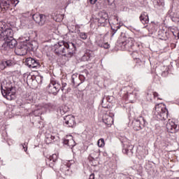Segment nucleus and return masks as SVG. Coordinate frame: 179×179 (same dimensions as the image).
<instances>
[{"label": "nucleus", "instance_id": "aec40b11", "mask_svg": "<svg viewBox=\"0 0 179 179\" xmlns=\"http://www.w3.org/2000/svg\"><path fill=\"white\" fill-rule=\"evenodd\" d=\"M71 164H64L61 167L62 171L65 176H72V170H71Z\"/></svg>", "mask_w": 179, "mask_h": 179}, {"label": "nucleus", "instance_id": "a211bd4d", "mask_svg": "<svg viewBox=\"0 0 179 179\" xmlns=\"http://www.w3.org/2000/svg\"><path fill=\"white\" fill-rule=\"evenodd\" d=\"M153 5L158 12H163L164 10V0H154Z\"/></svg>", "mask_w": 179, "mask_h": 179}, {"label": "nucleus", "instance_id": "13d9d810", "mask_svg": "<svg viewBox=\"0 0 179 179\" xmlns=\"http://www.w3.org/2000/svg\"><path fill=\"white\" fill-rule=\"evenodd\" d=\"M178 38H179V31H178Z\"/></svg>", "mask_w": 179, "mask_h": 179}, {"label": "nucleus", "instance_id": "4d7b16f0", "mask_svg": "<svg viewBox=\"0 0 179 179\" xmlns=\"http://www.w3.org/2000/svg\"><path fill=\"white\" fill-rule=\"evenodd\" d=\"M1 27H3V29H5V25L1 26Z\"/></svg>", "mask_w": 179, "mask_h": 179}, {"label": "nucleus", "instance_id": "5fc2aeb1", "mask_svg": "<svg viewBox=\"0 0 179 179\" xmlns=\"http://www.w3.org/2000/svg\"><path fill=\"white\" fill-rule=\"evenodd\" d=\"M161 52H164V50H162V49L160 50Z\"/></svg>", "mask_w": 179, "mask_h": 179}, {"label": "nucleus", "instance_id": "7c9ffc66", "mask_svg": "<svg viewBox=\"0 0 179 179\" xmlns=\"http://www.w3.org/2000/svg\"><path fill=\"white\" fill-rule=\"evenodd\" d=\"M106 101H108V103H113V101H114L115 98L113 96H107L106 97Z\"/></svg>", "mask_w": 179, "mask_h": 179}, {"label": "nucleus", "instance_id": "4468645a", "mask_svg": "<svg viewBox=\"0 0 179 179\" xmlns=\"http://www.w3.org/2000/svg\"><path fill=\"white\" fill-rule=\"evenodd\" d=\"M25 65L29 68H37V66H40V63L32 57H28L25 60Z\"/></svg>", "mask_w": 179, "mask_h": 179}, {"label": "nucleus", "instance_id": "bb28decb", "mask_svg": "<svg viewBox=\"0 0 179 179\" xmlns=\"http://www.w3.org/2000/svg\"><path fill=\"white\" fill-rule=\"evenodd\" d=\"M78 34H79L80 37L83 39V40H86V38H87V34L85 33V32H80V30H78L77 31Z\"/></svg>", "mask_w": 179, "mask_h": 179}, {"label": "nucleus", "instance_id": "9b49d317", "mask_svg": "<svg viewBox=\"0 0 179 179\" xmlns=\"http://www.w3.org/2000/svg\"><path fill=\"white\" fill-rule=\"evenodd\" d=\"M166 129L170 134H176V132H178V124L173 120H169V122L166 124Z\"/></svg>", "mask_w": 179, "mask_h": 179}, {"label": "nucleus", "instance_id": "338daca9", "mask_svg": "<svg viewBox=\"0 0 179 179\" xmlns=\"http://www.w3.org/2000/svg\"><path fill=\"white\" fill-rule=\"evenodd\" d=\"M54 45H57V44H55Z\"/></svg>", "mask_w": 179, "mask_h": 179}, {"label": "nucleus", "instance_id": "8fccbe9b", "mask_svg": "<svg viewBox=\"0 0 179 179\" xmlns=\"http://www.w3.org/2000/svg\"><path fill=\"white\" fill-rule=\"evenodd\" d=\"M113 19H114V20H116V21L118 22V16L114 15V16H113Z\"/></svg>", "mask_w": 179, "mask_h": 179}, {"label": "nucleus", "instance_id": "f3484780", "mask_svg": "<svg viewBox=\"0 0 179 179\" xmlns=\"http://www.w3.org/2000/svg\"><path fill=\"white\" fill-rule=\"evenodd\" d=\"M57 160H58V155H57V154H53L46 159V165L51 169H54V166Z\"/></svg>", "mask_w": 179, "mask_h": 179}, {"label": "nucleus", "instance_id": "9d476101", "mask_svg": "<svg viewBox=\"0 0 179 179\" xmlns=\"http://www.w3.org/2000/svg\"><path fill=\"white\" fill-rule=\"evenodd\" d=\"M64 57H67V58H71L75 54L76 51V45H64Z\"/></svg>", "mask_w": 179, "mask_h": 179}, {"label": "nucleus", "instance_id": "09e8293b", "mask_svg": "<svg viewBox=\"0 0 179 179\" xmlns=\"http://www.w3.org/2000/svg\"><path fill=\"white\" fill-rule=\"evenodd\" d=\"M89 179H94V173H92V174L90 176Z\"/></svg>", "mask_w": 179, "mask_h": 179}, {"label": "nucleus", "instance_id": "c85d7f7f", "mask_svg": "<svg viewBox=\"0 0 179 179\" xmlns=\"http://www.w3.org/2000/svg\"><path fill=\"white\" fill-rule=\"evenodd\" d=\"M98 146L99 148H103L105 145V143H104V138H100L99 141H98Z\"/></svg>", "mask_w": 179, "mask_h": 179}, {"label": "nucleus", "instance_id": "39448f33", "mask_svg": "<svg viewBox=\"0 0 179 179\" xmlns=\"http://www.w3.org/2000/svg\"><path fill=\"white\" fill-rule=\"evenodd\" d=\"M131 125L134 131H141L148 125V122L145 120V117L140 116L132 121Z\"/></svg>", "mask_w": 179, "mask_h": 179}, {"label": "nucleus", "instance_id": "f8f14e48", "mask_svg": "<svg viewBox=\"0 0 179 179\" xmlns=\"http://www.w3.org/2000/svg\"><path fill=\"white\" fill-rule=\"evenodd\" d=\"M50 48L56 55H65V45H52Z\"/></svg>", "mask_w": 179, "mask_h": 179}, {"label": "nucleus", "instance_id": "79ce46f5", "mask_svg": "<svg viewBox=\"0 0 179 179\" xmlns=\"http://www.w3.org/2000/svg\"><path fill=\"white\" fill-rule=\"evenodd\" d=\"M152 97H159V93L152 92Z\"/></svg>", "mask_w": 179, "mask_h": 179}, {"label": "nucleus", "instance_id": "864d4df0", "mask_svg": "<svg viewBox=\"0 0 179 179\" xmlns=\"http://www.w3.org/2000/svg\"><path fill=\"white\" fill-rule=\"evenodd\" d=\"M164 73H168V72L166 71H164L163 73H162V75H164Z\"/></svg>", "mask_w": 179, "mask_h": 179}, {"label": "nucleus", "instance_id": "412c9836", "mask_svg": "<svg viewBox=\"0 0 179 179\" xmlns=\"http://www.w3.org/2000/svg\"><path fill=\"white\" fill-rule=\"evenodd\" d=\"M139 19L143 24H148L149 23V15L146 12L142 13L139 17Z\"/></svg>", "mask_w": 179, "mask_h": 179}, {"label": "nucleus", "instance_id": "6ab92c4d", "mask_svg": "<svg viewBox=\"0 0 179 179\" xmlns=\"http://www.w3.org/2000/svg\"><path fill=\"white\" fill-rule=\"evenodd\" d=\"M102 122H103V124H105V125H106V127L110 128V127H111V125H113V123L114 122V119L113 118V117L106 114L102 117Z\"/></svg>", "mask_w": 179, "mask_h": 179}, {"label": "nucleus", "instance_id": "e433bc0d", "mask_svg": "<svg viewBox=\"0 0 179 179\" xmlns=\"http://www.w3.org/2000/svg\"><path fill=\"white\" fill-rule=\"evenodd\" d=\"M104 99H106V96L101 99V106L103 108H108V106H106L104 103Z\"/></svg>", "mask_w": 179, "mask_h": 179}, {"label": "nucleus", "instance_id": "e2e57ef3", "mask_svg": "<svg viewBox=\"0 0 179 179\" xmlns=\"http://www.w3.org/2000/svg\"><path fill=\"white\" fill-rule=\"evenodd\" d=\"M68 90H71V88H68Z\"/></svg>", "mask_w": 179, "mask_h": 179}, {"label": "nucleus", "instance_id": "c756f323", "mask_svg": "<svg viewBox=\"0 0 179 179\" xmlns=\"http://www.w3.org/2000/svg\"><path fill=\"white\" fill-rule=\"evenodd\" d=\"M120 27H121L120 26H117V27H115V28L111 27V29H112V33H111L112 37L114 36V34L115 33H117V31H118V29H120Z\"/></svg>", "mask_w": 179, "mask_h": 179}, {"label": "nucleus", "instance_id": "0eeeda50", "mask_svg": "<svg viewBox=\"0 0 179 179\" xmlns=\"http://www.w3.org/2000/svg\"><path fill=\"white\" fill-rule=\"evenodd\" d=\"M96 20H98V22L101 24V26L106 27L107 24L110 22L108 20V14L105 11L99 12L98 13Z\"/></svg>", "mask_w": 179, "mask_h": 179}, {"label": "nucleus", "instance_id": "f03ea898", "mask_svg": "<svg viewBox=\"0 0 179 179\" xmlns=\"http://www.w3.org/2000/svg\"><path fill=\"white\" fill-rule=\"evenodd\" d=\"M119 140L122 145V153L129 157H132L134 151V145L131 144V141L124 136H120Z\"/></svg>", "mask_w": 179, "mask_h": 179}, {"label": "nucleus", "instance_id": "3c124183", "mask_svg": "<svg viewBox=\"0 0 179 179\" xmlns=\"http://www.w3.org/2000/svg\"><path fill=\"white\" fill-rule=\"evenodd\" d=\"M26 41H27V39L22 41L23 44H22V45H27V44L26 43Z\"/></svg>", "mask_w": 179, "mask_h": 179}, {"label": "nucleus", "instance_id": "473e14b6", "mask_svg": "<svg viewBox=\"0 0 179 179\" xmlns=\"http://www.w3.org/2000/svg\"><path fill=\"white\" fill-rule=\"evenodd\" d=\"M78 80H80V82L81 83H83V82H85V79H86V78H85V76L80 74L79 76H78Z\"/></svg>", "mask_w": 179, "mask_h": 179}, {"label": "nucleus", "instance_id": "f704fd0d", "mask_svg": "<svg viewBox=\"0 0 179 179\" xmlns=\"http://www.w3.org/2000/svg\"><path fill=\"white\" fill-rule=\"evenodd\" d=\"M44 107L46 108V110H51V108H52V104H51V103H45L44 105Z\"/></svg>", "mask_w": 179, "mask_h": 179}, {"label": "nucleus", "instance_id": "603ef678", "mask_svg": "<svg viewBox=\"0 0 179 179\" xmlns=\"http://www.w3.org/2000/svg\"><path fill=\"white\" fill-rule=\"evenodd\" d=\"M84 72H85V73H89V71H87V70H84Z\"/></svg>", "mask_w": 179, "mask_h": 179}, {"label": "nucleus", "instance_id": "49530a36", "mask_svg": "<svg viewBox=\"0 0 179 179\" xmlns=\"http://www.w3.org/2000/svg\"><path fill=\"white\" fill-rule=\"evenodd\" d=\"M108 5H110V6H114L115 5L114 3L110 2V0H108Z\"/></svg>", "mask_w": 179, "mask_h": 179}, {"label": "nucleus", "instance_id": "6e6552de", "mask_svg": "<svg viewBox=\"0 0 179 179\" xmlns=\"http://www.w3.org/2000/svg\"><path fill=\"white\" fill-rule=\"evenodd\" d=\"M64 125L68 128H75L76 127V120L75 116L72 115H66L64 117Z\"/></svg>", "mask_w": 179, "mask_h": 179}, {"label": "nucleus", "instance_id": "2f4dec72", "mask_svg": "<svg viewBox=\"0 0 179 179\" xmlns=\"http://www.w3.org/2000/svg\"><path fill=\"white\" fill-rule=\"evenodd\" d=\"M37 83L38 84H41V83H43V76H37L36 78H35Z\"/></svg>", "mask_w": 179, "mask_h": 179}, {"label": "nucleus", "instance_id": "37998d69", "mask_svg": "<svg viewBox=\"0 0 179 179\" xmlns=\"http://www.w3.org/2000/svg\"><path fill=\"white\" fill-rule=\"evenodd\" d=\"M101 48H104L105 50H108V48H110V46L109 45H106V46L101 45Z\"/></svg>", "mask_w": 179, "mask_h": 179}, {"label": "nucleus", "instance_id": "f257e3e1", "mask_svg": "<svg viewBox=\"0 0 179 179\" xmlns=\"http://www.w3.org/2000/svg\"><path fill=\"white\" fill-rule=\"evenodd\" d=\"M2 22H0V44L2 45H17V41L13 38V30L12 27H15L13 22L8 23V28L3 29V27H1Z\"/></svg>", "mask_w": 179, "mask_h": 179}, {"label": "nucleus", "instance_id": "a878e982", "mask_svg": "<svg viewBox=\"0 0 179 179\" xmlns=\"http://www.w3.org/2000/svg\"><path fill=\"white\" fill-rule=\"evenodd\" d=\"M82 61H92V55L90 53H85L82 57Z\"/></svg>", "mask_w": 179, "mask_h": 179}, {"label": "nucleus", "instance_id": "2eb2a0df", "mask_svg": "<svg viewBox=\"0 0 179 179\" xmlns=\"http://www.w3.org/2000/svg\"><path fill=\"white\" fill-rule=\"evenodd\" d=\"M15 52L16 55H20V57L26 55L27 54V45H17L15 46Z\"/></svg>", "mask_w": 179, "mask_h": 179}, {"label": "nucleus", "instance_id": "20e7f679", "mask_svg": "<svg viewBox=\"0 0 179 179\" xmlns=\"http://www.w3.org/2000/svg\"><path fill=\"white\" fill-rule=\"evenodd\" d=\"M153 118L157 121H166L169 118V110L166 107L156 109Z\"/></svg>", "mask_w": 179, "mask_h": 179}, {"label": "nucleus", "instance_id": "6e6d98bb", "mask_svg": "<svg viewBox=\"0 0 179 179\" xmlns=\"http://www.w3.org/2000/svg\"><path fill=\"white\" fill-rule=\"evenodd\" d=\"M48 142H51V139L50 138L48 139Z\"/></svg>", "mask_w": 179, "mask_h": 179}, {"label": "nucleus", "instance_id": "69168bd1", "mask_svg": "<svg viewBox=\"0 0 179 179\" xmlns=\"http://www.w3.org/2000/svg\"><path fill=\"white\" fill-rule=\"evenodd\" d=\"M72 45H75V44L72 43Z\"/></svg>", "mask_w": 179, "mask_h": 179}, {"label": "nucleus", "instance_id": "ea45409f", "mask_svg": "<svg viewBox=\"0 0 179 179\" xmlns=\"http://www.w3.org/2000/svg\"><path fill=\"white\" fill-rule=\"evenodd\" d=\"M16 1H17L16 3L15 2H16ZM11 3L13 5H15V6H16L18 3H19V0H11Z\"/></svg>", "mask_w": 179, "mask_h": 179}, {"label": "nucleus", "instance_id": "393cba45", "mask_svg": "<svg viewBox=\"0 0 179 179\" xmlns=\"http://www.w3.org/2000/svg\"><path fill=\"white\" fill-rule=\"evenodd\" d=\"M113 51H127V46L125 45H116Z\"/></svg>", "mask_w": 179, "mask_h": 179}, {"label": "nucleus", "instance_id": "680f3d73", "mask_svg": "<svg viewBox=\"0 0 179 179\" xmlns=\"http://www.w3.org/2000/svg\"><path fill=\"white\" fill-rule=\"evenodd\" d=\"M29 45H33V44L32 43H29Z\"/></svg>", "mask_w": 179, "mask_h": 179}, {"label": "nucleus", "instance_id": "5701e85b", "mask_svg": "<svg viewBox=\"0 0 179 179\" xmlns=\"http://www.w3.org/2000/svg\"><path fill=\"white\" fill-rule=\"evenodd\" d=\"M55 139V137L51 134H48L46 136V138L45 140V142L48 144L50 145V143H52L54 142V140Z\"/></svg>", "mask_w": 179, "mask_h": 179}, {"label": "nucleus", "instance_id": "423d86ee", "mask_svg": "<svg viewBox=\"0 0 179 179\" xmlns=\"http://www.w3.org/2000/svg\"><path fill=\"white\" fill-rule=\"evenodd\" d=\"M48 92L53 96H57L61 90V83L55 80H50V84L47 87Z\"/></svg>", "mask_w": 179, "mask_h": 179}, {"label": "nucleus", "instance_id": "c9c22d12", "mask_svg": "<svg viewBox=\"0 0 179 179\" xmlns=\"http://www.w3.org/2000/svg\"><path fill=\"white\" fill-rule=\"evenodd\" d=\"M162 32H163V31H159V34H158L159 38L160 40H166V38L165 36H162V34H160V33H162Z\"/></svg>", "mask_w": 179, "mask_h": 179}, {"label": "nucleus", "instance_id": "ddd939ff", "mask_svg": "<svg viewBox=\"0 0 179 179\" xmlns=\"http://www.w3.org/2000/svg\"><path fill=\"white\" fill-rule=\"evenodd\" d=\"M64 145H66L69 148L72 149L74 146H76V143L75 140H73V137L72 136H66L65 138L63 139Z\"/></svg>", "mask_w": 179, "mask_h": 179}, {"label": "nucleus", "instance_id": "4c0bfd02", "mask_svg": "<svg viewBox=\"0 0 179 179\" xmlns=\"http://www.w3.org/2000/svg\"><path fill=\"white\" fill-rule=\"evenodd\" d=\"M21 146H22L24 152H27V143H24L23 144H21Z\"/></svg>", "mask_w": 179, "mask_h": 179}, {"label": "nucleus", "instance_id": "72a5a7b5", "mask_svg": "<svg viewBox=\"0 0 179 179\" xmlns=\"http://www.w3.org/2000/svg\"><path fill=\"white\" fill-rule=\"evenodd\" d=\"M65 87H66V83L62 81V85L60 84V90H62V92H64V90H65Z\"/></svg>", "mask_w": 179, "mask_h": 179}, {"label": "nucleus", "instance_id": "a19ab883", "mask_svg": "<svg viewBox=\"0 0 179 179\" xmlns=\"http://www.w3.org/2000/svg\"><path fill=\"white\" fill-rule=\"evenodd\" d=\"M82 85V83H80V80H77V81H76V83L75 85H74V87H78V86H79V85Z\"/></svg>", "mask_w": 179, "mask_h": 179}, {"label": "nucleus", "instance_id": "052dcab7", "mask_svg": "<svg viewBox=\"0 0 179 179\" xmlns=\"http://www.w3.org/2000/svg\"><path fill=\"white\" fill-rule=\"evenodd\" d=\"M76 27H79V25H76Z\"/></svg>", "mask_w": 179, "mask_h": 179}, {"label": "nucleus", "instance_id": "1a4fd4ad", "mask_svg": "<svg viewBox=\"0 0 179 179\" xmlns=\"http://www.w3.org/2000/svg\"><path fill=\"white\" fill-rule=\"evenodd\" d=\"M32 19L36 23H38L39 26H44L45 22H47V15L36 13L32 15Z\"/></svg>", "mask_w": 179, "mask_h": 179}, {"label": "nucleus", "instance_id": "4be33fe9", "mask_svg": "<svg viewBox=\"0 0 179 179\" xmlns=\"http://www.w3.org/2000/svg\"><path fill=\"white\" fill-rule=\"evenodd\" d=\"M9 6H10V3L8 1L2 0L0 2V8L2 10H6V9H9Z\"/></svg>", "mask_w": 179, "mask_h": 179}, {"label": "nucleus", "instance_id": "c03bdc74", "mask_svg": "<svg viewBox=\"0 0 179 179\" xmlns=\"http://www.w3.org/2000/svg\"><path fill=\"white\" fill-rule=\"evenodd\" d=\"M73 0H66V5H69L70 3H72Z\"/></svg>", "mask_w": 179, "mask_h": 179}, {"label": "nucleus", "instance_id": "0e129e2a", "mask_svg": "<svg viewBox=\"0 0 179 179\" xmlns=\"http://www.w3.org/2000/svg\"><path fill=\"white\" fill-rule=\"evenodd\" d=\"M27 44H30V42L29 41Z\"/></svg>", "mask_w": 179, "mask_h": 179}, {"label": "nucleus", "instance_id": "58836bf2", "mask_svg": "<svg viewBox=\"0 0 179 179\" xmlns=\"http://www.w3.org/2000/svg\"><path fill=\"white\" fill-rule=\"evenodd\" d=\"M88 3H90V5H94L96 2H97V0H87Z\"/></svg>", "mask_w": 179, "mask_h": 179}, {"label": "nucleus", "instance_id": "cd10ccee", "mask_svg": "<svg viewBox=\"0 0 179 179\" xmlns=\"http://www.w3.org/2000/svg\"><path fill=\"white\" fill-rule=\"evenodd\" d=\"M153 99V92H148L146 93V99L147 101H152V99Z\"/></svg>", "mask_w": 179, "mask_h": 179}, {"label": "nucleus", "instance_id": "a18cd8bd", "mask_svg": "<svg viewBox=\"0 0 179 179\" xmlns=\"http://www.w3.org/2000/svg\"><path fill=\"white\" fill-rule=\"evenodd\" d=\"M34 114H37V113H38V115H41V111H40V110H34Z\"/></svg>", "mask_w": 179, "mask_h": 179}, {"label": "nucleus", "instance_id": "dca6fc26", "mask_svg": "<svg viewBox=\"0 0 179 179\" xmlns=\"http://www.w3.org/2000/svg\"><path fill=\"white\" fill-rule=\"evenodd\" d=\"M14 65H16V62H15V60L5 59L0 64V69L3 70L7 66H14Z\"/></svg>", "mask_w": 179, "mask_h": 179}, {"label": "nucleus", "instance_id": "7ed1b4c3", "mask_svg": "<svg viewBox=\"0 0 179 179\" xmlns=\"http://www.w3.org/2000/svg\"><path fill=\"white\" fill-rule=\"evenodd\" d=\"M1 94L7 99V100H13L15 97V92H13V86L12 85V83L8 82L6 84L5 89L3 90V87L2 86V84L1 85Z\"/></svg>", "mask_w": 179, "mask_h": 179}, {"label": "nucleus", "instance_id": "b1692460", "mask_svg": "<svg viewBox=\"0 0 179 179\" xmlns=\"http://www.w3.org/2000/svg\"><path fill=\"white\" fill-rule=\"evenodd\" d=\"M79 80V78L78 77V74H73L71 76V83L73 87H75V85L76 84V81Z\"/></svg>", "mask_w": 179, "mask_h": 179}, {"label": "nucleus", "instance_id": "de8ad7c7", "mask_svg": "<svg viewBox=\"0 0 179 179\" xmlns=\"http://www.w3.org/2000/svg\"><path fill=\"white\" fill-rule=\"evenodd\" d=\"M60 114L64 115V114H65V110H64V109H60Z\"/></svg>", "mask_w": 179, "mask_h": 179}, {"label": "nucleus", "instance_id": "bf43d9fd", "mask_svg": "<svg viewBox=\"0 0 179 179\" xmlns=\"http://www.w3.org/2000/svg\"><path fill=\"white\" fill-rule=\"evenodd\" d=\"M71 33H76V31H71Z\"/></svg>", "mask_w": 179, "mask_h": 179}]
</instances>
